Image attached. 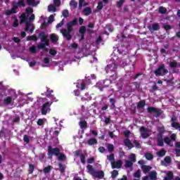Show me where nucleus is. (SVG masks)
<instances>
[{
	"label": "nucleus",
	"instance_id": "f257e3e1",
	"mask_svg": "<svg viewBox=\"0 0 180 180\" xmlns=\"http://www.w3.org/2000/svg\"><path fill=\"white\" fill-rule=\"evenodd\" d=\"M25 13H22L20 16V23H26L25 25V31L28 32L29 33H33V30H34V26L33 24L30 22H32V20H34V14H33V8H27L25 10Z\"/></svg>",
	"mask_w": 180,
	"mask_h": 180
},
{
	"label": "nucleus",
	"instance_id": "f03ea898",
	"mask_svg": "<svg viewBox=\"0 0 180 180\" xmlns=\"http://www.w3.org/2000/svg\"><path fill=\"white\" fill-rule=\"evenodd\" d=\"M58 101V100H57L53 96H48L47 98H44V104L42 105V108L41 109V115H47V113H49V112L51 110L50 106H51L53 102H57Z\"/></svg>",
	"mask_w": 180,
	"mask_h": 180
},
{
	"label": "nucleus",
	"instance_id": "7ed1b4c3",
	"mask_svg": "<svg viewBox=\"0 0 180 180\" xmlns=\"http://www.w3.org/2000/svg\"><path fill=\"white\" fill-rule=\"evenodd\" d=\"M78 22V20L75 19L72 22H70L67 25L68 30H62L60 32L65 37H66L67 40H71V35L70 33L72 32V26H75Z\"/></svg>",
	"mask_w": 180,
	"mask_h": 180
},
{
	"label": "nucleus",
	"instance_id": "20e7f679",
	"mask_svg": "<svg viewBox=\"0 0 180 180\" xmlns=\"http://www.w3.org/2000/svg\"><path fill=\"white\" fill-rule=\"evenodd\" d=\"M87 169L89 174H91V175L94 176V178H99L100 179H102V178L105 176V173H103V171L94 170V168H92V166L89 165H87Z\"/></svg>",
	"mask_w": 180,
	"mask_h": 180
},
{
	"label": "nucleus",
	"instance_id": "39448f33",
	"mask_svg": "<svg viewBox=\"0 0 180 180\" xmlns=\"http://www.w3.org/2000/svg\"><path fill=\"white\" fill-rule=\"evenodd\" d=\"M18 6H25V0H20L18 3H14L11 11L6 12V15H11V13H16V8Z\"/></svg>",
	"mask_w": 180,
	"mask_h": 180
},
{
	"label": "nucleus",
	"instance_id": "423d86ee",
	"mask_svg": "<svg viewBox=\"0 0 180 180\" xmlns=\"http://www.w3.org/2000/svg\"><path fill=\"white\" fill-rule=\"evenodd\" d=\"M41 41H44V44H41L38 45V49H44L46 46H49V39L44 32H41L39 34Z\"/></svg>",
	"mask_w": 180,
	"mask_h": 180
},
{
	"label": "nucleus",
	"instance_id": "0eeeda50",
	"mask_svg": "<svg viewBox=\"0 0 180 180\" xmlns=\"http://www.w3.org/2000/svg\"><path fill=\"white\" fill-rule=\"evenodd\" d=\"M140 133L142 139H147V137L151 136V129L141 127L140 128Z\"/></svg>",
	"mask_w": 180,
	"mask_h": 180
},
{
	"label": "nucleus",
	"instance_id": "6e6552de",
	"mask_svg": "<svg viewBox=\"0 0 180 180\" xmlns=\"http://www.w3.org/2000/svg\"><path fill=\"white\" fill-rule=\"evenodd\" d=\"M159 134L158 135V146L162 147L164 146V141H162V134L164 133V127L158 129Z\"/></svg>",
	"mask_w": 180,
	"mask_h": 180
},
{
	"label": "nucleus",
	"instance_id": "1a4fd4ad",
	"mask_svg": "<svg viewBox=\"0 0 180 180\" xmlns=\"http://www.w3.org/2000/svg\"><path fill=\"white\" fill-rule=\"evenodd\" d=\"M170 137L171 139L169 137L165 138L164 141L166 144H167V146L172 147V146H174V141L176 140V135L175 134H172Z\"/></svg>",
	"mask_w": 180,
	"mask_h": 180
},
{
	"label": "nucleus",
	"instance_id": "9d476101",
	"mask_svg": "<svg viewBox=\"0 0 180 180\" xmlns=\"http://www.w3.org/2000/svg\"><path fill=\"white\" fill-rule=\"evenodd\" d=\"M59 154H60V149L57 148H49L48 149L49 158H53V155H59Z\"/></svg>",
	"mask_w": 180,
	"mask_h": 180
},
{
	"label": "nucleus",
	"instance_id": "9b49d317",
	"mask_svg": "<svg viewBox=\"0 0 180 180\" xmlns=\"http://www.w3.org/2000/svg\"><path fill=\"white\" fill-rule=\"evenodd\" d=\"M168 70H165L164 68V65H160V67L155 71V75H164V74H167Z\"/></svg>",
	"mask_w": 180,
	"mask_h": 180
},
{
	"label": "nucleus",
	"instance_id": "f8f14e48",
	"mask_svg": "<svg viewBox=\"0 0 180 180\" xmlns=\"http://www.w3.org/2000/svg\"><path fill=\"white\" fill-rule=\"evenodd\" d=\"M116 68H117L116 65H115V63H112L107 65V67L105 68V71L107 73L113 72H115Z\"/></svg>",
	"mask_w": 180,
	"mask_h": 180
},
{
	"label": "nucleus",
	"instance_id": "ddd939ff",
	"mask_svg": "<svg viewBox=\"0 0 180 180\" xmlns=\"http://www.w3.org/2000/svg\"><path fill=\"white\" fill-rule=\"evenodd\" d=\"M166 174V176L164 177L163 180H172L174 178V174L172 172H162Z\"/></svg>",
	"mask_w": 180,
	"mask_h": 180
},
{
	"label": "nucleus",
	"instance_id": "4468645a",
	"mask_svg": "<svg viewBox=\"0 0 180 180\" xmlns=\"http://www.w3.org/2000/svg\"><path fill=\"white\" fill-rule=\"evenodd\" d=\"M77 88L81 89V91H84L85 89V82H84V80H79L77 84Z\"/></svg>",
	"mask_w": 180,
	"mask_h": 180
},
{
	"label": "nucleus",
	"instance_id": "2eb2a0df",
	"mask_svg": "<svg viewBox=\"0 0 180 180\" xmlns=\"http://www.w3.org/2000/svg\"><path fill=\"white\" fill-rule=\"evenodd\" d=\"M123 162H122V160H117V162H113V163L111 164V165L112 168H120Z\"/></svg>",
	"mask_w": 180,
	"mask_h": 180
},
{
	"label": "nucleus",
	"instance_id": "dca6fc26",
	"mask_svg": "<svg viewBox=\"0 0 180 180\" xmlns=\"http://www.w3.org/2000/svg\"><path fill=\"white\" fill-rule=\"evenodd\" d=\"M157 172L155 171H152L149 173L148 176L150 180H156L157 179Z\"/></svg>",
	"mask_w": 180,
	"mask_h": 180
},
{
	"label": "nucleus",
	"instance_id": "f3484780",
	"mask_svg": "<svg viewBox=\"0 0 180 180\" xmlns=\"http://www.w3.org/2000/svg\"><path fill=\"white\" fill-rule=\"evenodd\" d=\"M141 168L144 174H147V172H149V171H151V169H152L150 166H147L146 165H142Z\"/></svg>",
	"mask_w": 180,
	"mask_h": 180
},
{
	"label": "nucleus",
	"instance_id": "a211bd4d",
	"mask_svg": "<svg viewBox=\"0 0 180 180\" xmlns=\"http://www.w3.org/2000/svg\"><path fill=\"white\" fill-rule=\"evenodd\" d=\"M124 144L126 146V147H128L129 150H131V148H133V147H134V146H133V143H131V142L129 139H125L124 141Z\"/></svg>",
	"mask_w": 180,
	"mask_h": 180
},
{
	"label": "nucleus",
	"instance_id": "6ab92c4d",
	"mask_svg": "<svg viewBox=\"0 0 180 180\" xmlns=\"http://www.w3.org/2000/svg\"><path fill=\"white\" fill-rule=\"evenodd\" d=\"M27 2L28 5H31V6H37V5H39L40 2L37 0H27Z\"/></svg>",
	"mask_w": 180,
	"mask_h": 180
},
{
	"label": "nucleus",
	"instance_id": "aec40b11",
	"mask_svg": "<svg viewBox=\"0 0 180 180\" xmlns=\"http://www.w3.org/2000/svg\"><path fill=\"white\" fill-rule=\"evenodd\" d=\"M176 147V155L177 157H180V142H176L175 143Z\"/></svg>",
	"mask_w": 180,
	"mask_h": 180
},
{
	"label": "nucleus",
	"instance_id": "412c9836",
	"mask_svg": "<svg viewBox=\"0 0 180 180\" xmlns=\"http://www.w3.org/2000/svg\"><path fill=\"white\" fill-rule=\"evenodd\" d=\"M148 110V112H155V113H158L159 115L162 113L161 110L154 108V107H149Z\"/></svg>",
	"mask_w": 180,
	"mask_h": 180
},
{
	"label": "nucleus",
	"instance_id": "4be33fe9",
	"mask_svg": "<svg viewBox=\"0 0 180 180\" xmlns=\"http://www.w3.org/2000/svg\"><path fill=\"white\" fill-rule=\"evenodd\" d=\"M129 160H130L131 162H136V154L134 153H131L128 156Z\"/></svg>",
	"mask_w": 180,
	"mask_h": 180
},
{
	"label": "nucleus",
	"instance_id": "5701e85b",
	"mask_svg": "<svg viewBox=\"0 0 180 180\" xmlns=\"http://www.w3.org/2000/svg\"><path fill=\"white\" fill-rule=\"evenodd\" d=\"M92 12V10H91L90 8H86L84 11H83V13L84 15H85L86 16H88L89 15H91Z\"/></svg>",
	"mask_w": 180,
	"mask_h": 180
},
{
	"label": "nucleus",
	"instance_id": "b1692460",
	"mask_svg": "<svg viewBox=\"0 0 180 180\" xmlns=\"http://www.w3.org/2000/svg\"><path fill=\"white\" fill-rule=\"evenodd\" d=\"M57 40H58V36L56 35L55 34H52L51 35V41H52V43H56Z\"/></svg>",
	"mask_w": 180,
	"mask_h": 180
},
{
	"label": "nucleus",
	"instance_id": "393cba45",
	"mask_svg": "<svg viewBox=\"0 0 180 180\" xmlns=\"http://www.w3.org/2000/svg\"><path fill=\"white\" fill-rule=\"evenodd\" d=\"M48 11L49 12H56V11H57V8H56V6L51 4L48 6Z\"/></svg>",
	"mask_w": 180,
	"mask_h": 180
},
{
	"label": "nucleus",
	"instance_id": "a878e982",
	"mask_svg": "<svg viewBox=\"0 0 180 180\" xmlns=\"http://www.w3.org/2000/svg\"><path fill=\"white\" fill-rule=\"evenodd\" d=\"M98 143V141H96V139H91L88 141V145L89 146H94V144H96Z\"/></svg>",
	"mask_w": 180,
	"mask_h": 180
},
{
	"label": "nucleus",
	"instance_id": "bb28decb",
	"mask_svg": "<svg viewBox=\"0 0 180 180\" xmlns=\"http://www.w3.org/2000/svg\"><path fill=\"white\" fill-rule=\"evenodd\" d=\"M133 164H134V162H131V160H126L124 167L126 168H130V167H132Z\"/></svg>",
	"mask_w": 180,
	"mask_h": 180
},
{
	"label": "nucleus",
	"instance_id": "cd10ccee",
	"mask_svg": "<svg viewBox=\"0 0 180 180\" xmlns=\"http://www.w3.org/2000/svg\"><path fill=\"white\" fill-rule=\"evenodd\" d=\"M54 16H56V14L51 15L49 18V21L46 22V25H51V23H53L54 22Z\"/></svg>",
	"mask_w": 180,
	"mask_h": 180
},
{
	"label": "nucleus",
	"instance_id": "c85d7f7f",
	"mask_svg": "<svg viewBox=\"0 0 180 180\" xmlns=\"http://www.w3.org/2000/svg\"><path fill=\"white\" fill-rule=\"evenodd\" d=\"M107 159L110 161L111 165L113 164V162H115V155L111 154L109 156L107 157Z\"/></svg>",
	"mask_w": 180,
	"mask_h": 180
},
{
	"label": "nucleus",
	"instance_id": "c756f323",
	"mask_svg": "<svg viewBox=\"0 0 180 180\" xmlns=\"http://www.w3.org/2000/svg\"><path fill=\"white\" fill-rule=\"evenodd\" d=\"M46 119H39L37 121V124L38 126H43V124H44V123H46Z\"/></svg>",
	"mask_w": 180,
	"mask_h": 180
},
{
	"label": "nucleus",
	"instance_id": "7c9ffc66",
	"mask_svg": "<svg viewBox=\"0 0 180 180\" xmlns=\"http://www.w3.org/2000/svg\"><path fill=\"white\" fill-rule=\"evenodd\" d=\"M150 30H158L160 29V25L158 24H153L151 27H149Z\"/></svg>",
	"mask_w": 180,
	"mask_h": 180
},
{
	"label": "nucleus",
	"instance_id": "2f4dec72",
	"mask_svg": "<svg viewBox=\"0 0 180 180\" xmlns=\"http://www.w3.org/2000/svg\"><path fill=\"white\" fill-rule=\"evenodd\" d=\"M85 30H86V28L84 26H82L79 29V33L82 34V40L84 39V33H85Z\"/></svg>",
	"mask_w": 180,
	"mask_h": 180
},
{
	"label": "nucleus",
	"instance_id": "473e14b6",
	"mask_svg": "<svg viewBox=\"0 0 180 180\" xmlns=\"http://www.w3.org/2000/svg\"><path fill=\"white\" fill-rule=\"evenodd\" d=\"M165 150L162 149L161 150L157 152V155H158V157H164V155H165Z\"/></svg>",
	"mask_w": 180,
	"mask_h": 180
},
{
	"label": "nucleus",
	"instance_id": "72a5a7b5",
	"mask_svg": "<svg viewBox=\"0 0 180 180\" xmlns=\"http://www.w3.org/2000/svg\"><path fill=\"white\" fill-rule=\"evenodd\" d=\"M78 4L75 1V0H71L70 3V6H71V8H72L73 9L75 8H76Z\"/></svg>",
	"mask_w": 180,
	"mask_h": 180
},
{
	"label": "nucleus",
	"instance_id": "f704fd0d",
	"mask_svg": "<svg viewBox=\"0 0 180 180\" xmlns=\"http://www.w3.org/2000/svg\"><path fill=\"white\" fill-rule=\"evenodd\" d=\"M79 126L82 129L84 127H86V122L85 120H81L79 122Z\"/></svg>",
	"mask_w": 180,
	"mask_h": 180
},
{
	"label": "nucleus",
	"instance_id": "c9c22d12",
	"mask_svg": "<svg viewBox=\"0 0 180 180\" xmlns=\"http://www.w3.org/2000/svg\"><path fill=\"white\" fill-rule=\"evenodd\" d=\"M134 176L135 178H140V176H141V172L140 170H137L134 174Z\"/></svg>",
	"mask_w": 180,
	"mask_h": 180
},
{
	"label": "nucleus",
	"instance_id": "e433bc0d",
	"mask_svg": "<svg viewBox=\"0 0 180 180\" xmlns=\"http://www.w3.org/2000/svg\"><path fill=\"white\" fill-rule=\"evenodd\" d=\"M50 171H51V166H48L47 167H45L44 169V172L45 174H49V172H50Z\"/></svg>",
	"mask_w": 180,
	"mask_h": 180
},
{
	"label": "nucleus",
	"instance_id": "4c0bfd02",
	"mask_svg": "<svg viewBox=\"0 0 180 180\" xmlns=\"http://www.w3.org/2000/svg\"><path fill=\"white\" fill-rule=\"evenodd\" d=\"M159 12L160 13H167V8H165L164 7H160L159 8Z\"/></svg>",
	"mask_w": 180,
	"mask_h": 180
},
{
	"label": "nucleus",
	"instance_id": "58836bf2",
	"mask_svg": "<svg viewBox=\"0 0 180 180\" xmlns=\"http://www.w3.org/2000/svg\"><path fill=\"white\" fill-rule=\"evenodd\" d=\"M86 4H85V0H79V6L81 8L82 6H85Z\"/></svg>",
	"mask_w": 180,
	"mask_h": 180
},
{
	"label": "nucleus",
	"instance_id": "ea45409f",
	"mask_svg": "<svg viewBox=\"0 0 180 180\" xmlns=\"http://www.w3.org/2000/svg\"><path fill=\"white\" fill-rule=\"evenodd\" d=\"M103 8V3L102 1L98 2V6H97V9L98 11H101Z\"/></svg>",
	"mask_w": 180,
	"mask_h": 180
},
{
	"label": "nucleus",
	"instance_id": "a19ab883",
	"mask_svg": "<svg viewBox=\"0 0 180 180\" xmlns=\"http://www.w3.org/2000/svg\"><path fill=\"white\" fill-rule=\"evenodd\" d=\"M49 54H51V56H56V54H57V51H56V49H51L49 51Z\"/></svg>",
	"mask_w": 180,
	"mask_h": 180
},
{
	"label": "nucleus",
	"instance_id": "79ce46f5",
	"mask_svg": "<svg viewBox=\"0 0 180 180\" xmlns=\"http://www.w3.org/2000/svg\"><path fill=\"white\" fill-rule=\"evenodd\" d=\"M146 105V101H142L139 103L138 108H144V105Z\"/></svg>",
	"mask_w": 180,
	"mask_h": 180
},
{
	"label": "nucleus",
	"instance_id": "37998d69",
	"mask_svg": "<svg viewBox=\"0 0 180 180\" xmlns=\"http://www.w3.org/2000/svg\"><path fill=\"white\" fill-rule=\"evenodd\" d=\"M27 40H33L34 41H36L37 40V37L32 35L27 37Z\"/></svg>",
	"mask_w": 180,
	"mask_h": 180
},
{
	"label": "nucleus",
	"instance_id": "c03bdc74",
	"mask_svg": "<svg viewBox=\"0 0 180 180\" xmlns=\"http://www.w3.org/2000/svg\"><path fill=\"white\" fill-rule=\"evenodd\" d=\"M107 148H108V151L111 152V151H113L115 147L113 146V145L108 144L107 146Z\"/></svg>",
	"mask_w": 180,
	"mask_h": 180
},
{
	"label": "nucleus",
	"instance_id": "a18cd8bd",
	"mask_svg": "<svg viewBox=\"0 0 180 180\" xmlns=\"http://www.w3.org/2000/svg\"><path fill=\"white\" fill-rule=\"evenodd\" d=\"M58 160L60 161H64V160H65V155L64 154H60L58 156Z\"/></svg>",
	"mask_w": 180,
	"mask_h": 180
},
{
	"label": "nucleus",
	"instance_id": "49530a36",
	"mask_svg": "<svg viewBox=\"0 0 180 180\" xmlns=\"http://www.w3.org/2000/svg\"><path fill=\"white\" fill-rule=\"evenodd\" d=\"M145 157H146V160H152L153 159V155H151V153H146L145 155Z\"/></svg>",
	"mask_w": 180,
	"mask_h": 180
},
{
	"label": "nucleus",
	"instance_id": "de8ad7c7",
	"mask_svg": "<svg viewBox=\"0 0 180 180\" xmlns=\"http://www.w3.org/2000/svg\"><path fill=\"white\" fill-rule=\"evenodd\" d=\"M117 175H119V172L117 171L114 170L112 172V178H116Z\"/></svg>",
	"mask_w": 180,
	"mask_h": 180
},
{
	"label": "nucleus",
	"instance_id": "09e8293b",
	"mask_svg": "<svg viewBox=\"0 0 180 180\" xmlns=\"http://www.w3.org/2000/svg\"><path fill=\"white\" fill-rule=\"evenodd\" d=\"M11 102H12V98L11 97H7L5 100H4V103H11Z\"/></svg>",
	"mask_w": 180,
	"mask_h": 180
},
{
	"label": "nucleus",
	"instance_id": "8fccbe9b",
	"mask_svg": "<svg viewBox=\"0 0 180 180\" xmlns=\"http://www.w3.org/2000/svg\"><path fill=\"white\" fill-rule=\"evenodd\" d=\"M55 6H60L61 1L60 0H53Z\"/></svg>",
	"mask_w": 180,
	"mask_h": 180
},
{
	"label": "nucleus",
	"instance_id": "3c124183",
	"mask_svg": "<svg viewBox=\"0 0 180 180\" xmlns=\"http://www.w3.org/2000/svg\"><path fill=\"white\" fill-rule=\"evenodd\" d=\"M62 13H63V16H64V18H68L70 13H68V11L64 10Z\"/></svg>",
	"mask_w": 180,
	"mask_h": 180
},
{
	"label": "nucleus",
	"instance_id": "603ef678",
	"mask_svg": "<svg viewBox=\"0 0 180 180\" xmlns=\"http://www.w3.org/2000/svg\"><path fill=\"white\" fill-rule=\"evenodd\" d=\"M170 67L172 68H175V67H176V62L175 61H172L170 63Z\"/></svg>",
	"mask_w": 180,
	"mask_h": 180
},
{
	"label": "nucleus",
	"instance_id": "864d4df0",
	"mask_svg": "<svg viewBox=\"0 0 180 180\" xmlns=\"http://www.w3.org/2000/svg\"><path fill=\"white\" fill-rule=\"evenodd\" d=\"M34 169V166L33 165H30V174H33Z\"/></svg>",
	"mask_w": 180,
	"mask_h": 180
},
{
	"label": "nucleus",
	"instance_id": "5fc2aeb1",
	"mask_svg": "<svg viewBox=\"0 0 180 180\" xmlns=\"http://www.w3.org/2000/svg\"><path fill=\"white\" fill-rule=\"evenodd\" d=\"M19 25V22H18V19H15L14 20V22H13V27H17V26Z\"/></svg>",
	"mask_w": 180,
	"mask_h": 180
},
{
	"label": "nucleus",
	"instance_id": "6e6d98bb",
	"mask_svg": "<svg viewBox=\"0 0 180 180\" xmlns=\"http://www.w3.org/2000/svg\"><path fill=\"white\" fill-rule=\"evenodd\" d=\"M63 25H64V20H63L56 25V29H58L59 27H61L63 26Z\"/></svg>",
	"mask_w": 180,
	"mask_h": 180
},
{
	"label": "nucleus",
	"instance_id": "4d7b16f0",
	"mask_svg": "<svg viewBox=\"0 0 180 180\" xmlns=\"http://www.w3.org/2000/svg\"><path fill=\"white\" fill-rule=\"evenodd\" d=\"M80 160H81V162H82V164H85V156L84 155H82L80 156Z\"/></svg>",
	"mask_w": 180,
	"mask_h": 180
},
{
	"label": "nucleus",
	"instance_id": "13d9d810",
	"mask_svg": "<svg viewBox=\"0 0 180 180\" xmlns=\"http://www.w3.org/2000/svg\"><path fill=\"white\" fill-rule=\"evenodd\" d=\"M30 51H31V53H36V46H33L30 48Z\"/></svg>",
	"mask_w": 180,
	"mask_h": 180
},
{
	"label": "nucleus",
	"instance_id": "bf43d9fd",
	"mask_svg": "<svg viewBox=\"0 0 180 180\" xmlns=\"http://www.w3.org/2000/svg\"><path fill=\"white\" fill-rule=\"evenodd\" d=\"M124 134L125 137H129V136H130V131L129 130L124 131Z\"/></svg>",
	"mask_w": 180,
	"mask_h": 180
},
{
	"label": "nucleus",
	"instance_id": "052dcab7",
	"mask_svg": "<svg viewBox=\"0 0 180 180\" xmlns=\"http://www.w3.org/2000/svg\"><path fill=\"white\" fill-rule=\"evenodd\" d=\"M165 161L167 164H169V162H171V158L167 156V157L165 158Z\"/></svg>",
	"mask_w": 180,
	"mask_h": 180
},
{
	"label": "nucleus",
	"instance_id": "680f3d73",
	"mask_svg": "<svg viewBox=\"0 0 180 180\" xmlns=\"http://www.w3.org/2000/svg\"><path fill=\"white\" fill-rule=\"evenodd\" d=\"M123 2H124V0H119V1L117 2V6L119 8H120V6H122V5H123Z\"/></svg>",
	"mask_w": 180,
	"mask_h": 180
},
{
	"label": "nucleus",
	"instance_id": "e2e57ef3",
	"mask_svg": "<svg viewBox=\"0 0 180 180\" xmlns=\"http://www.w3.org/2000/svg\"><path fill=\"white\" fill-rule=\"evenodd\" d=\"M23 140L25 143H29V136H27V135H25Z\"/></svg>",
	"mask_w": 180,
	"mask_h": 180
},
{
	"label": "nucleus",
	"instance_id": "0e129e2a",
	"mask_svg": "<svg viewBox=\"0 0 180 180\" xmlns=\"http://www.w3.org/2000/svg\"><path fill=\"white\" fill-rule=\"evenodd\" d=\"M71 49H78V44L75 43L72 45H70Z\"/></svg>",
	"mask_w": 180,
	"mask_h": 180
},
{
	"label": "nucleus",
	"instance_id": "69168bd1",
	"mask_svg": "<svg viewBox=\"0 0 180 180\" xmlns=\"http://www.w3.org/2000/svg\"><path fill=\"white\" fill-rule=\"evenodd\" d=\"M94 158H89L88 160H87V162L89 163V164H92V162H94Z\"/></svg>",
	"mask_w": 180,
	"mask_h": 180
},
{
	"label": "nucleus",
	"instance_id": "338daca9",
	"mask_svg": "<svg viewBox=\"0 0 180 180\" xmlns=\"http://www.w3.org/2000/svg\"><path fill=\"white\" fill-rule=\"evenodd\" d=\"M30 67H34L36 65V61H32L29 63Z\"/></svg>",
	"mask_w": 180,
	"mask_h": 180
},
{
	"label": "nucleus",
	"instance_id": "774afa93",
	"mask_svg": "<svg viewBox=\"0 0 180 180\" xmlns=\"http://www.w3.org/2000/svg\"><path fill=\"white\" fill-rule=\"evenodd\" d=\"M142 180H151V179H150V176H144L142 177Z\"/></svg>",
	"mask_w": 180,
	"mask_h": 180
}]
</instances>
